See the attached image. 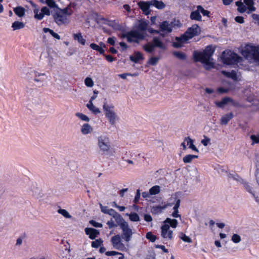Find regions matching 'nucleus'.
I'll return each mask as SVG.
<instances>
[{"label": "nucleus", "instance_id": "12", "mask_svg": "<svg viewBox=\"0 0 259 259\" xmlns=\"http://www.w3.org/2000/svg\"><path fill=\"white\" fill-rule=\"evenodd\" d=\"M53 18L55 22L58 25H61L68 23V19L67 17L60 13L56 11L53 15Z\"/></svg>", "mask_w": 259, "mask_h": 259}, {"label": "nucleus", "instance_id": "37", "mask_svg": "<svg viewBox=\"0 0 259 259\" xmlns=\"http://www.w3.org/2000/svg\"><path fill=\"white\" fill-rule=\"evenodd\" d=\"M25 27V24L22 22L15 21L12 23V27L14 30L20 29L23 28Z\"/></svg>", "mask_w": 259, "mask_h": 259}, {"label": "nucleus", "instance_id": "8", "mask_svg": "<svg viewBox=\"0 0 259 259\" xmlns=\"http://www.w3.org/2000/svg\"><path fill=\"white\" fill-rule=\"evenodd\" d=\"M122 37L126 38L129 42H135L139 44L140 40H143L145 38V34L144 32H140L138 30H131L125 34L122 35Z\"/></svg>", "mask_w": 259, "mask_h": 259}, {"label": "nucleus", "instance_id": "21", "mask_svg": "<svg viewBox=\"0 0 259 259\" xmlns=\"http://www.w3.org/2000/svg\"><path fill=\"white\" fill-rule=\"evenodd\" d=\"M38 104V99L37 97L29 98L27 101V107L31 109L35 107Z\"/></svg>", "mask_w": 259, "mask_h": 259}, {"label": "nucleus", "instance_id": "15", "mask_svg": "<svg viewBox=\"0 0 259 259\" xmlns=\"http://www.w3.org/2000/svg\"><path fill=\"white\" fill-rule=\"evenodd\" d=\"M180 194V192H176L174 195H172L171 198L175 199L176 203L173 207L174 212L172 213V216L174 218H179L180 217L181 215L179 214V210L178 209L180 206L181 200L180 199H178V195Z\"/></svg>", "mask_w": 259, "mask_h": 259}, {"label": "nucleus", "instance_id": "49", "mask_svg": "<svg viewBox=\"0 0 259 259\" xmlns=\"http://www.w3.org/2000/svg\"><path fill=\"white\" fill-rule=\"evenodd\" d=\"M159 59V57H152L149 59L148 63L152 66H155L157 64Z\"/></svg>", "mask_w": 259, "mask_h": 259}, {"label": "nucleus", "instance_id": "19", "mask_svg": "<svg viewBox=\"0 0 259 259\" xmlns=\"http://www.w3.org/2000/svg\"><path fill=\"white\" fill-rule=\"evenodd\" d=\"M84 231L85 234L89 235V238L92 240L95 239L100 234L98 230L93 228H86Z\"/></svg>", "mask_w": 259, "mask_h": 259}, {"label": "nucleus", "instance_id": "23", "mask_svg": "<svg viewBox=\"0 0 259 259\" xmlns=\"http://www.w3.org/2000/svg\"><path fill=\"white\" fill-rule=\"evenodd\" d=\"M200 13V11L197 9L196 11H192L190 15V19L192 20L201 21L202 17Z\"/></svg>", "mask_w": 259, "mask_h": 259}, {"label": "nucleus", "instance_id": "16", "mask_svg": "<svg viewBox=\"0 0 259 259\" xmlns=\"http://www.w3.org/2000/svg\"><path fill=\"white\" fill-rule=\"evenodd\" d=\"M172 23H169L167 21H164L159 25L160 31L166 32L167 33H170L172 30Z\"/></svg>", "mask_w": 259, "mask_h": 259}, {"label": "nucleus", "instance_id": "52", "mask_svg": "<svg viewBox=\"0 0 259 259\" xmlns=\"http://www.w3.org/2000/svg\"><path fill=\"white\" fill-rule=\"evenodd\" d=\"M197 9H198L200 13H201L203 16L209 17L210 12L208 10H205L201 6H197Z\"/></svg>", "mask_w": 259, "mask_h": 259}, {"label": "nucleus", "instance_id": "6", "mask_svg": "<svg viewBox=\"0 0 259 259\" xmlns=\"http://www.w3.org/2000/svg\"><path fill=\"white\" fill-rule=\"evenodd\" d=\"M221 58L223 63L226 65L237 64L242 60L237 54L229 50L223 51Z\"/></svg>", "mask_w": 259, "mask_h": 259}, {"label": "nucleus", "instance_id": "47", "mask_svg": "<svg viewBox=\"0 0 259 259\" xmlns=\"http://www.w3.org/2000/svg\"><path fill=\"white\" fill-rule=\"evenodd\" d=\"M241 184H242V185H243L244 186V187L245 188V189H246V190L249 193L251 194V195L253 196H254V193L252 191V187L248 184V183H247L246 182H245L244 180H243V182H241Z\"/></svg>", "mask_w": 259, "mask_h": 259}, {"label": "nucleus", "instance_id": "57", "mask_svg": "<svg viewBox=\"0 0 259 259\" xmlns=\"http://www.w3.org/2000/svg\"><path fill=\"white\" fill-rule=\"evenodd\" d=\"M84 83L88 87H92L94 85V81L93 79L89 77H87L84 80Z\"/></svg>", "mask_w": 259, "mask_h": 259}, {"label": "nucleus", "instance_id": "18", "mask_svg": "<svg viewBox=\"0 0 259 259\" xmlns=\"http://www.w3.org/2000/svg\"><path fill=\"white\" fill-rule=\"evenodd\" d=\"M40 59L51 66L54 64L52 56H50L48 52H42L40 56Z\"/></svg>", "mask_w": 259, "mask_h": 259}, {"label": "nucleus", "instance_id": "22", "mask_svg": "<svg viewBox=\"0 0 259 259\" xmlns=\"http://www.w3.org/2000/svg\"><path fill=\"white\" fill-rule=\"evenodd\" d=\"M130 59L131 61L137 63L139 61L144 60V58L141 52H135V56L131 55L130 56Z\"/></svg>", "mask_w": 259, "mask_h": 259}, {"label": "nucleus", "instance_id": "41", "mask_svg": "<svg viewBox=\"0 0 259 259\" xmlns=\"http://www.w3.org/2000/svg\"><path fill=\"white\" fill-rule=\"evenodd\" d=\"M43 31L45 33H48L49 32L50 34L55 38L57 39H60V36L57 33L55 32L53 30L49 28H43Z\"/></svg>", "mask_w": 259, "mask_h": 259}, {"label": "nucleus", "instance_id": "20", "mask_svg": "<svg viewBox=\"0 0 259 259\" xmlns=\"http://www.w3.org/2000/svg\"><path fill=\"white\" fill-rule=\"evenodd\" d=\"M233 100L232 98L226 97L223 98L221 101H216L215 104L218 107L223 108L229 102H233Z\"/></svg>", "mask_w": 259, "mask_h": 259}, {"label": "nucleus", "instance_id": "30", "mask_svg": "<svg viewBox=\"0 0 259 259\" xmlns=\"http://www.w3.org/2000/svg\"><path fill=\"white\" fill-rule=\"evenodd\" d=\"M151 5L154 6L158 9H162L165 8V5L162 1H159L158 0H152L150 1Z\"/></svg>", "mask_w": 259, "mask_h": 259}, {"label": "nucleus", "instance_id": "7", "mask_svg": "<svg viewBox=\"0 0 259 259\" xmlns=\"http://www.w3.org/2000/svg\"><path fill=\"white\" fill-rule=\"evenodd\" d=\"M103 109L106 117L108 119L112 125H114L118 119V115L114 111V106L112 104H107L105 99L103 106Z\"/></svg>", "mask_w": 259, "mask_h": 259}, {"label": "nucleus", "instance_id": "36", "mask_svg": "<svg viewBox=\"0 0 259 259\" xmlns=\"http://www.w3.org/2000/svg\"><path fill=\"white\" fill-rule=\"evenodd\" d=\"M148 24V23L146 21H140L137 26L138 30L141 31H145L147 28Z\"/></svg>", "mask_w": 259, "mask_h": 259}, {"label": "nucleus", "instance_id": "14", "mask_svg": "<svg viewBox=\"0 0 259 259\" xmlns=\"http://www.w3.org/2000/svg\"><path fill=\"white\" fill-rule=\"evenodd\" d=\"M161 235L163 238H168L169 240L172 239L173 231L169 230V226L167 224H164L161 227Z\"/></svg>", "mask_w": 259, "mask_h": 259}, {"label": "nucleus", "instance_id": "51", "mask_svg": "<svg viewBox=\"0 0 259 259\" xmlns=\"http://www.w3.org/2000/svg\"><path fill=\"white\" fill-rule=\"evenodd\" d=\"M180 238L185 242L188 243H191L192 242V240L191 238H190L189 236H187L186 234H185L183 233H180Z\"/></svg>", "mask_w": 259, "mask_h": 259}, {"label": "nucleus", "instance_id": "27", "mask_svg": "<svg viewBox=\"0 0 259 259\" xmlns=\"http://www.w3.org/2000/svg\"><path fill=\"white\" fill-rule=\"evenodd\" d=\"M222 73L224 76L232 78L234 80H236L237 76V73L236 72L235 70H232L231 72H228L225 70H222Z\"/></svg>", "mask_w": 259, "mask_h": 259}, {"label": "nucleus", "instance_id": "28", "mask_svg": "<svg viewBox=\"0 0 259 259\" xmlns=\"http://www.w3.org/2000/svg\"><path fill=\"white\" fill-rule=\"evenodd\" d=\"M73 37L75 40H77L80 44L85 45L86 40L83 38L81 33H74L73 34Z\"/></svg>", "mask_w": 259, "mask_h": 259}, {"label": "nucleus", "instance_id": "48", "mask_svg": "<svg viewBox=\"0 0 259 259\" xmlns=\"http://www.w3.org/2000/svg\"><path fill=\"white\" fill-rule=\"evenodd\" d=\"M103 242V241L101 238L96 239L95 241L92 242V247L93 248H97L102 245Z\"/></svg>", "mask_w": 259, "mask_h": 259}, {"label": "nucleus", "instance_id": "33", "mask_svg": "<svg viewBox=\"0 0 259 259\" xmlns=\"http://www.w3.org/2000/svg\"><path fill=\"white\" fill-rule=\"evenodd\" d=\"M93 130L92 126L88 123H84L81 128V132L83 135L91 133Z\"/></svg>", "mask_w": 259, "mask_h": 259}, {"label": "nucleus", "instance_id": "44", "mask_svg": "<svg viewBox=\"0 0 259 259\" xmlns=\"http://www.w3.org/2000/svg\"><path fill=\"white\" fill-rule=\"evenodd\" d=\"M69 9L67 7L64 9H61L58 7V8L57 9V11H59L58 12L62 13L61 14H63V15H67V16H71L72 14V11H71L70 12H69L68 10Z\"/></svg>", "mask_w": 259, "mask_h": 259}, {"label": "nucleus", "instance_id": "11", "mask_svg": "<svg viewBox=\"0 0 259 259\" xmlns=\"http://www.w3.org/2000/svg\"><path fill=\"white\" fill-rule=\"evenodd\" d=\"M121 238L120 235L117 234L111 238V241L115 249L122 251L124 248V245L121 242Z\"/></svg>", "mask_w": 259, "mask_h": 259}, {"label": "nucleus", "instance_id": "4", "mask_svg": "<svg viewBox=\"0 0 259 259\" xmlns=\"http://www.w3.org/2000/svg\"><path fill=\"white\" fill-rule=\"evenodd\" d=\"M241 54L250 63L259 65V46L257 47L247 46L241 52Z\"/></svg>", "mask_w": 259, "mask_h": 259}, {"label": "nucleus", "instance_id": "54", "mask_svg": "<svg viewBox=\"0 0 259 259\" xmlns=\"http://www.w3.org/2000/svg\"><path fill=\"white\" fill-rule=\"evenodd\" d=\"M75 116L83 121L88 122L90 121V118L87 115L81 113L77 112L75 114Z\"/></svg>", "mask_w": 259, "mask_h": 259}, {"label": "nucleus", "instance_id": "63", "mask_svg": "<svg viewBox=\"0 0 259 259\" xmlns=\"http://www.w3.org/2000/svg\"><path fill=\"white\" fill-rule=\"evenodd\" d=\"M156 255L154 252L151 251L146 255L145 259H155Z\"/></svg>", "mask_w": 259, "mask_h": 259}, {"label": "nucleus", "instance_id": "38", "mask_svg": "<svg viewBox=\"0 0 259 259\" xmlns=\"http://www.w3.org/2000/svg\"><path fill=\"white\" fill-rule=\"evenodd\" d=\"M90 47L94 50L98 51L100 54L104 55L105 50L104 49L102 48L99 45L95 44L92 43L90 44Z\"/></svg>", "mask_w": 259, "mask_h": 259}, {"label": "nucleus", "instance_id": "46", "mask_svg": "<svg viewBox=\"0 0 259 259\" xmlns=\"http://www.w3.org/2000/svg\"><path fill=\"white\" fill-rule=\"evenodd\" d=\"M46 4L51 9H56L57 10L58 8V6L54 0H46Z\"/></svg>", "mask_w": 259, "mask_h": 259}, {"label": "nucleus", "instance_id": "34", "mask_svg": "<svg viewBox=\"0 0 259 259\" xmlns=\"http://www.w3.org/2000/svg\"><path fill=\"white\" fill-rule=\"evenodd\" d=\"M185 141L187 142V145H189V148L192 149L193 151L199 152L198 149L193 144V140L189 137L185 138Z\"/></svg>", "mask_w": 259, "mask_h": 259}, {"label": "nucleus", "instance_id": "42", "mask_svg": "<svg viewBox=\"0 0 259 259\" xmlns=\"http://www.w3.org/2000/svg\"><path fill=\"white\" fill-rule=\"evenodd\" d=\"M126 215L129 217V219L132 222H139L140 220L139 215L136 212L126 213Z\"/></svg>", "mask_w": 259, "mask_h": 259}, {"label": "nucleus", "instance_id": "39", "mask_svg": "<svg viewBox=\"0 0 259 259\" xmlns=\"http://www.w3.org/2000/svg\"><path fill=\"white\" fill-rule=\"evenodd\" d=\"M198 158V155L188 154L183 157V161L185 163H190L193 159Z\"/></svg>", "mask_w": 259, "mask_h": 259}, {"label": "nucleus", "instance_id": "17", "mask_svg": "<svg viewBox=\"0 0 259 259\" xmlns=\"http://www.w3.org/2000/svg\"><path fill=\"white\" fill-rule=\"evenodd\" d=\"M176 41L173 42L172 46L175 48H181L183 46V44L188 40L183 34L180 37H175Z\"/></svg>", "mask_w": 259, "mask_h": 259}, {"label": "nucleus", "instance_id": "35", "mask_svg": "<svg viewBox=\"0 0 259 259\" xmlns=\"http://www.w3.org/2000/svg\"><path fill=\"white\" fill-rule=\"evenodd\" d=\"M14 12L18 17H22L24 16L25 10L22 7H17L14 9Z\"/></svg>", "mask_w": 259, "mask_h": 259}, {"label": "nucleus", "instance_id": "53", "mask_svg": "<svg viewBox=\"0 0 259 259\" xmlns=\"http://www.w3.org/2000/svg\"><path fill=\"white\" fill-rule=\"evenodd\" d=\"M146 238L152 242H154L156 239V236L153 235L151 232L146 233Z\"/></svg>", "mask_w": 259, "mask_h": 259}, {"label": "nucleus", "instance_id": "40", "mask_svg": "<svg viewBox=\"0 0 259 259\" xmlns=\"http://www.w3.org/2000/svg\"><path fill=\"white\" fill-rule=\"evenodd\" d=\"M228 177L229 178H232L234 180L240 183L241 182H243V179H242L239 176V175L237 174H236L235 172L233 173H229L228 174Z\"/></svg>", "mask_w": 259, "mask_h": 259}, {"label": "nucleus", "instance_id": "1", "mask_svg": "<svg viewBox=\"0 0 259 259\" xmlns=\"http://www.w3.org/2000/svg\"><path fill=\"white\" fill-rule=\"evenodd\" d=\"M215 49L212 46L209 45L202 52L194 51L193 56L194 61L195 62H200L204 64L206 70H209L214 67V64L212 62V55L214 54Z\"/></svg>", "mask_w": 259, "mask_h": 259}, {"label": "nucleus", "instance_id": "32", "mask_svg": "<svg viewBox=\"0 0 259 259\" xmlns=\"http://www.w3.org/2000/svg\"><path fill=\"white\" fill-rule=\"evenodd\" d=\"M163 223L167 224L169 225V226H171L172 228H175L177 227L178 222V221L175 219H171L169 218H167L164 220Z\"/></svg>", "mask_w": 259, "mask_h": 259}, {"label": "nucleus", "instance_id": "5", "mask_svg": "<svg viewBox=\"0 0 259 259\" xmlns=\"http://www.w3.org/2000/svg\"><path fill=\"white\" fill-rule=\"evenodd\" d=\"M143 48L147 53L152 54L156 48L162 51L166 50L167 46L162 42L159 36H154L152 41L143 46Z\"/></svg>", "mask_w": 259, "mask_h": 259}, {"label": "nucleus", "instance_id": "24", "mask_svg": "<svg viewBox=\"0 0 259 259\" xmlns=\"http://www.w3.org/2000/svg\"><path fill=\"white\" fill-rule=\"evenodd\" d=\"M234 115L232 112L225 114L221 119V124L222 125H227L229 121L233 118Z\"/></svg>", "mask_w": 259, "mask_h": 259}, {"label": "nucleus", "instance_id": "3", "mask_svg": "<svg viewBox=\"0 0 259 259\" xmlns=\"http://www.w3.org/2000/svg\"><path fill=\"white\" fill-rule=\"evenodd\" d=\"M25 78L30 82L33 83L36 87L41 88L47 85L45 82L47 75L45 73H39L34 70H30L26 73Z\"/></svg>", "mask_w": 259, "mask_h": 259}, {"label": "nucleus", "instance_id": "60", "mask_svg": "<svg viewBox=\"0 0 259 259\" xmlns=\"http://www.w3.org/2000/svg\"><path fill=\"white\" fill-rule=\"evenodd\" d=\"M247 9V8L243 3H241L240 5L238 6L237 10L239 12L243 13L246 11Z\"/></svg>", "mask_w": 259, "mask_h": 259}, {"label": "nucleus", "instance_id": "29", "mask_svg": "<svg viewBox=\"0 0 259 259\" xmlns=\"http://www.w3.org/2000/svg\"><path fill=\"white\" fill-rule=\"evenodd\" d=\"M87 107L89 110L92 111L94 114H97L101 113V111L98 108L96 107L92 101H89L87 104Z\"/></svg>", "mask_w": 259, "mask_h": 259}, {"label": "nucleus", "instance_id": "2", "mask_svg": "<svg viewBox=\"0 0 259 259\" xmlns=\"http://www.w3.org/2000/svg\"><path fill=\"white\" fill-rule=\"evenodd\" d=\"M98 146L100 154L107 157L113 156L115 151L111 147L109 138L106 136H101L98 138Z\"/></svg>", "mask_w": 259, "mask_h": 259}, {"label": "nucleus", "instance_id": "25", "mask_svg": "<svg viewBox=\"0 0 259 259\" xmlns=\"http://www.w3.org/2000/svg\"><path fill=\"white\" fill-rule=\"evenodd\" d=\"M244 3L248 7V14H250L251 12L255 11L256 8L254 7V3L253 0H244Z\"/></svg>", "mask_w": 259, "mask_h": 259}, {"label": "nucleus", "instance_id": "31", "mask_svg": "<svg viewBox=\"0 0 259 259\" xmlns=\"http://www.w3.org/2000/svg\"><path fill=\"white\" fill-rule=\"evenodd\" d=\"M166 208V206L156 205L152 207L151 212L154 214H158L162 212Z\"/></svg>", "mask_w": 259, "mask_h": 259}, {"label": "nucleus", "instance_id": "45", "mask_svg": "<svg viewBox=\"0 0 259 259\" xmlns=\"http://www.w3.org/2000/svg\"><path fill=\"white\" fill-rule=\"evenodd\" d=\"M149 191L151 195L158 194L160 192V187L158 185H155L149 189Z\"/></svg>", "mask_w": 259, "mask_h": 259}, {"label": "nucleus", "instance_id": "56", "mask_svg": "<svg viewBox=\"0 0 259 259\" xmlns=\"http://www.w3.org/2000/svg\"><path fill=\"white\" fill-rule=\"evenodd\" d=\"M250 138L252 142V144H253L254 143H259V133L257 135H251L250 137Z\"/></svg>", "mask_w": 259, "mask_h": 259}, {"label": "nucleus", "instance_id": "26", "mask_svg": "<svg viewBox=\"0 0 259 259\" xmlns=\"http://www.w3.org/2000/svg\"><path fill=\"white\" fill-rule=\"evenodd\" d=\"M113 218L115 219V221L118 225L120 226V228H121V225L125 224H127L128 223L124 220V219L122 218V217L118 212L117 214H115L114 216H113Z\"/></svg>", "mask_w": 259, "mask_h": 259}, {"label": "nucleus", "instance_id": "9", "mask_svg": "<svg viewBox=\"0 0 259 259\" xmlns=\"http://www.w3.org/2000/svg\"><path fill=\"white\" fill-rule=\"evenodd\" d=\"M200 28L198 24H194L187 29L183 34L188 40L195 36L198 35L200 32Z\"/></svg>", "mask_w": 259, "mask_h": 259}, {"label": "nucleus", "instance_id": "10", "mask_svg": "<svg viewBox=\"0 0 259 259\" xmlns=\"http://www.w3.org/2000/svg\"><path fill=\"white\" fill-rule=\"evenodd\" d=\"M120 229L122 230V234L120 235L121 237L125 242H130L132 239L133 233L132 229L129 227L128 224L125 225L124 224L121 225Z\"/></svg>", "mask_w": 259, "mask_h": 259}, {"label": "nucleus", "instance_id": "62", "mask_svg": "<svg viewBox=\"0 0 259 259\" xmlns=\"http://www.w3.org/2000/svg\"><path fill=\"white\" fill-rule=\"evenodd\" d=\"M89 223L91 225L96 228H102L103 227V225L101 223H98L94 220H91Z\"/></svg>", "mask_w": 259, "mask_h": 259}, {"label": "nucleus", "instance_id": "13", "mask_svg": "<svg viewBox=\"0 0 259 259\" xmlns=\"http://www.w3.org/2000/svg\"><path fill=\"white\" fill-rule=\"evenodd\" d=\"M138 5L145 15H148L150 14L151 10L150 9V7L152 6L150 1H141L138 2Z\"/></svg>", "mask_w": 259, "mask_h": 259}, {"label": "nucleus", "instance_id": "59", "mask_svg": "<svg viewBox=\"0 0 259 259\" xmlns=\"http://www.w3.org/2000/svg\"><path fill=\"white\" fill-rule=\"evenodd\" d=\"M231 240L235 243H238L240 242L241 237L239 235L237 234H234L232 236Z\"/></svg>", "mask_w": 259, "mask_h": 259}, {"label": "nucleus", "instance_id": "58", "mask_svg": "<svg viewBox=\"0 0 259 259\" xmlns=\"http://www.w3.org/2000/svg\"><path fill=\"white\" fill-rule=\"evenodd\" d=\"M38 10L35 9L34 10V14H35L34 15V17H35V18H36V19H38L39 20H41L44 17V15L41 12L39 14H38Z\"/></svg>", "mask_w": 259, "mask_h": 259}, {"label": "nucleus", "instance_id": "64", "mask_svg": "<svg viewBox=\"0 0 259 259\" xmlns=\"http://www.w3.org/2000/svg\"><path fill=\"white\" fill-rule=\"evenodd\" d=\"M210 142V139L209 138L204 136V139L202 140L201 142L204 146H206L208 145Z\"/></svg>", "mask_w": 259, "mask_h": 259}, {"label": "nucleus", "instance_id": "61", "mask_svg": "<svg viewBox=\"0 0 259 259\" xmlns=\"http://www.w3.org/2000/svg\"><path fill=\"white\" fill-rule=\"evenodd\" d=\"M41 12H42V13L44 14V16L45 15L47 16H50L51 15V13H50V11L49 9L46 6L43 7L41 8Z\"/></svg>", "mask_w": 259, "mask_h": 259}, {"label": "nucleus", "instance_id": "43", "mask_svg": "<svg viewBox=\"0 0 259 259\" xmlns=\"http://www.w3.org/2000/svg\"><path fill=\"white\" fill-rule=\"evenodd\" d=\"M173 55L181 60H185L187 58L186 55L182 52L175 51L173 52Z\"/></svg>", "mask_w": 259, "mask_h": 259}, {"label": "nucleus", "instance_id": "50", "mask_svg": "<svg viewBox=\"0 0 259 259\" xmlns=\"http://www.w3.org/2000/svg\"><path fill=\"white\" fill-rule=\"evenodd\" d=\"M58 212L61 214H62L63 217L67 219H70L71 218V215L69 213V212L64 209H59L58 210Z\"/></svg>", "mask_w": 259, "mask_h": 259}, {"label": "nucleus", "instance_id": "55", "mask_svg": "<svg viewBox=\"0 0 259 259\" xmlns=\"http://www.w3.org/2000/svg\"><path fill=\"white\" fill-rule=\"evenodd\" d=\"M26 234L25 233L22 234L16 240V246H19L22 245V240L26 237Z\"/></svg>", "mask_w": 259, "mask_h": 259}]
</instances>
